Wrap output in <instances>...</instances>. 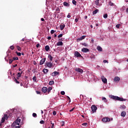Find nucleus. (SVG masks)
<instances>
[{
  "label": "nucleus",
  "instance_id": "nucleus-1",
  "mask_svg": "<svg viewBox=\"0 0 128 128\" xmlns=\"http://www.w3.org/2000/svg\"><path fill=\"white\" fill-rule=\"evenodd\" d=\"M88 78L90 80L92 81L94 80V82H96L98 78H96V76H95L94 75H92V74H90L88 76Z\"/></svg>",
  "mask_w": 128,
  "mask_h": 128
},
{
  "label": "nucleus",
  "instance_id": "nucleus-2",
  "mask_svg": "<svg viewBox=\"0 0 128 128\" xmlns=\"http://www.w3.org/2000/svg\"><path fill=\"white\" fill-rule=\"evenodd\" d=\"M20 118H18L17 120H16L12 124V126H16V124L20 126Z\"/></svg>",
  "mask_w": 128,
  "mask_h": 128
},
{
  "label": "nucleus",
  "instance_id": "nucleus-3",
  "mask_svg": "<svg viewBox=\"0 0 128 128\" xmlns=\"http://www.w3.org/2000/svg\"><path fill=\"white\" fill-rule=\"evenodd\" d=\"M54 66V64L51 62H46L45 63V66H48V68H52Z\"/></svg>",
  "mask_w": 128,
  "mask_h": 128
},
{
  "label": "nucleus",
  "instance_id": "nucleus-4",
  "mask_svg": "<svg viewBox=\"0 0 128 128\" xmlns=\"http://www.w3.org/2000/svg\"><path fill=\"white\" fill-rule=\"evenodd\" d=\"M92 110L93 112H96V110H98V107L96 106V105H92L91 106Z\"/></svg>",
  "mask_w": 128,
  "mask_h": 128
},
{
  "label": "nucleus",
  "instance_id": "nucleus-5",
  "mask_svg": "<svg viewBox=\"0 0 128 128\" xmlns=\"http://www.w3.org/2000/svg\"><path fill=\"white\" fill-rule=\"evenodd\" d=\"M46 58H42L40 62V66H42L46 62Z\"/></svg>",
  "mask_w": 128,
  "mask_h": 128
},
{
  "label": "nucleus",
  "instance_id": "nucleus-6",
  "mask_svg": "<svg viewBox=\"0 0 128 128\" xmlns=\"http://www.w3.org/2000/svg\"><path fill=\"white\" fill-rule=\"evenodd\" d=\"M102 122H110V119L108 117H106L102 119Z\"/></svg>",
  "mask_w": 128,
  "mask_h": 128
},
{
  "label": "nucleus",
  "instance_id": "nucleus-7",
  "mask_svg": "<svg viewBox=\"0 0 128 128\" xmlns=\"http://www.w3.org/2000/svg\"><path fill=\"white\" fill-rule=\"evenodd\" d=\"M75 70L76 72H80V74H82V72H84L82 69L79 68H76Z\"/></svg>",
  "mask_w": 128,
  "mask_h": 128
},
{
  "label": "nucleus",
  "instance_id": "nucleus-8",
  "mask_svg": "<svg viewBox=\"0 0 128 128\" xmlns=\"http://www.w3.org/2000/svg\"><path fill=\"white\" fill-rule=\"evenodd\" d=\"M86 36H83L80 37V38H78L76 40L77 42H80V40H84V38H86Z\"/></svg>",
  "mask_w": 128,
  "mask_h": 128
},
{
  "label": "nucleus",
  "instance_id": "nucleus-9",
  "mask_svg": "<svg viewBox=\"0 0 128 128\" xmlns=\"http://www.w3.org/2000/svg\"><path fill=\"white\" fill-rule=\"evenodd\" d=\"M101 79L102 80V82H103L104 84H106V82H108V80H106V78L104 76H102L101 77Z\"/></svg>",
  "mask_w": 128,
  "mask_h": 128
},
{
  "label": "nucleus",
  "instance_id": "nucleus-10",
  "mask_svg": "<svg viewBox=\"0 0 128 128\" xmlns=\"http://www.w3.org/2000/svg\"><path fill=\"white\" fill-rule=\"evenodd\" d=\"M116 100H119L120 102H126V99H124V98H120L117 96Z\"/></svg>",
  "mask_w": 128,
  "mask_h": 128
},
{
  "label": "nucleus",
  "instance_id": "nucleus-11",
  "mask_svg": "<svg viewBox=\"0 0 128 128\" xmlns=\"http://www.w3.org/2000/svg\"><path fill=\"white\" fill-rule=\"evenodd\" d=\"M74 56H76V58H82V54H80L78 51L75 52Z\"/></svg>",
  "mask_w": 128,
  "mask_h": 128
},
{
  "label": "nucleus",
  "instance_id": "nucleus-12",
  "mask_svg": "<svg viewBox=\"0 0 128 128\" xmlns=\"http://www.w3.org/2000/svg\"><path fill=\"white\" fill-rule=\"evenodd\" d=\"M82 52H90V49L88 48H83L82 49Z\"/></svg>",
  "mask_w": 128,
  "mask_h": 128
},
{
  "label": "nucleus",
  "instance_id": "nucleus-13",
  "mask_svg": "<svg viewBox=\"0 0 128 128\" xmlns=\"http://www.w3.org/2000/svg\"><path fill=\"white\" fill-rule=\"evenodd\" d=\"M60 74V72H58L56 71H55L52 73V76H56Z\"/></svg>",
  "mask_w": 128,
  "mask_h": 128
},
{
  "label": "nucleus",
  "instance_id": "nucleus-14",
  "mask_svg": "<svg viewBox=\"0 0 128 128\" xmlns=\"http://www.w3.org/2000/svg\"><path fill=\"white\" fill-rule=\"evenodd\" d=\"M42 92L46 93V92H48V88L46 87H43L42 88Z\"/></svg>",
  "mask_w": 128,
  "mask_h": 128
},
{
  "label": "nucleus",
  "instance_id": "nucleus-15",
  "mask_svg": "<svg viewBox=\"0 0 128 128\" xmlns=\"http://www.w3.org/2000/svg\"><path fill=\"white\" fill-rule=\"evenodd\" d=\"M120 77L118 76H116L114 80V82H120Z\"/></svg>",
  "mask_w": 128,
  "mask_h": 128
},
{
  "label": "nucleus",
  "instance_id": "nucleus-16",
  "mask_svg": "<svg viewBox=\"0 0 128 128\" xmlns=\"http://www.w3.org/2000/svg\"><path fill=\"white\" fill-rule=\"evenodd\" d=\"M66 26V25L64 24H60V28L61 30H62Z\"/></svg>",
  "mask_w": 128,
  "mask_h": 128
},
{
  "label": "nucleus",
  "instance_id": "nucleus-17",
  "mask_svg": "<svg viewBox=\"0 0 128 128\" xmlns=\"http://www.w3.org/2000/svg\"><path fill=\"white\" fill-rule=\"evenodd\" d=\"M6 122V119L2 117L0 124V126H2V124H3V122Z\"/></svg>",
  "mask_w": 128,
  "mask_h": 128
},
{
  "label": "nucleus",
  "instance_id": "nucleus-18",
  "mask_svg": "<svg viewBox=\"0 0 128 128\" xmlns=\"http://www.w3.org/2000/svg\"><path fill=\"white\" fill-rule=\"evenodd\" d=\"M42 72H44V74H46L47 72H48V69L44 68Z\"/></svg>",
  "mask_w": 128,
  "mask_h": 128
},
{
  "label": "nucleus",
  "instance_id": "nucleus-19",
  "mask_svg": "<svg viewBox=\"0 0 128 128\" xmlns=\"http://www.w3.org/2000/svg\"><path fill=\"white\" fill-rule=\"evenodd\" d=\"M110 98H112V100H116V98H118V96H110Z\"/></svg>",
  "mask_w": 128,
  "mask_h": 128
},
{
  "label": "nucleus",
  "instance_id": "nucleus-20",
  "mask_svg": "<svg viewBox=\"0 0 128 128\" xmlns=\"http://www.w3.org/2000/svg\"><path fill=\"white\" fill-rule=\"evenodd\" d=\"M108 4L110 6H116L112 2V1H109Z\"/></svg>",
  "mask_w": 128,
  "mask_h": 128
},
{
  "label": "nucleus",
  "instance_id": "nucleus-21",
  "mask_svg": "<svg viewBox=\"0 0 128 128\" xmlns=\"http://www.w3.org/2000/svg\"><path fill=\"white\" fill-rule=\"evenodd\" d=\"M64 43L62 42H58L56 43V46H63Z\"/></svg>",
  "mask_w": 128,
  "mask_h": 128
},
{
  "label": "nucleus",
  "instance_id": "nucleus-22",
  "mask_svg": "<svg viewBox=\"0 0 128 128\" xmlns=\"http://www.w3.org/2000/svg\"><path fill=\"white\" fill-rule=\"evenodd\" d=\"M97 50L98 52H102V48L100 46H98L97 47Z\"/></svg>",
  "mask_w": 128,
  "mask_h": 128
},
{
  "label": "nucleus",
  "instance_id": "nucleus-23",
  "mask_svg": "<svg viewBox=\"0 0 128 128\" xmlns=\"http://www.w3.org/2000/svg\"><path fill=\"white\" fill-rule=\"evenodd\" d=\"M63 4L64 6H70V4L66 2H64Z\"/></svg>",
  "mask_w": 128,
  "mask_h": 128
},
{
  "label": "nucleus",
  "instance_id": "nucleus-24",
  "mask_svg": "<svg viewBox=\"0 0 128 128\" xmlns=\"http://www.w3.org/2000/svg\"><path fill=\"white\" fill-rule=\"evenodd\" d=\"M126 112H122L121 113V116H123L124 118V116H126Z\"/></svg>",
  "mask_w": 128,
  "mask_h": 128
},
{
  "label": "nucleus",
  "instance_id": "nucleus-25",
  "mask_svg": "<svg viewBox=\"0 0 128 128\" xmlns=\"http://www.w3.org/2000/svg\"><path fill=\"white\" fill-rule=\"evenodd\" d=\"M33 82H38V79L36 78V76H34L32 78Z\"/></svg>",
  "mask_w": 128,
  "mask_h": 128
},
{
  "label": "nucleus",
  "instance_id": "nucleus-26",
  "mask_svg": "<svg viewBox=\"0 0 128 128\" xmlns=\"http://www.w3.org/2000/svg\"><path fill=\"white\" fill-rule=\"evenodd\" d=\"M45 50H46V52H48V50H50V46H45Z\"/></svg>",
  "mask_w": 128,
  "mask_h": 128
},
{
  "label": "nucleus",
  "instance_id": "nucleus-27",
  "mask_svg": "<svg viewBox=\"0 0 128 128\" xmlns=\"http://www.w3.org/2000/svg\"><path fill=\"white\" fill-rule=\"evenodd\" d=\"M94 3L96 6H98L100 4V0H96Z\"/></svg>",
  "mask_w": 128,
  "mask_h": 128
},
{
  "label": "nucleus",
  "instance_id": "nucleus-28",
  "mask_svg": "<svg viewBox=\"0 0 128 128\" xmlns=\"http://www.w3.org/2000/svg\"><path fill=\"white\" fill-rule=\"evenodd\" d=\"M52 90V87H50V88H48V89H47V92H48V94H50V91Z\"/></svg>",
  "mask_w": 128,
  "mask_h": 128
},
{
  "label": "nucleus",
  "instance_id": "nucleus-29",
  "mask_svg": "<svg viewBox=\"0 0 128 128\" xmlns=\"http://www.w3.org/2000/svg\"><path fill=\"white\" fill-rule=\"evenodd\" d=\"M48 58L50 62H52V58H54L50 54L48 55Z\"/></svg>",
  "mask_w": 128,
  "mask_h": 128
},
{
  "label": "nucleus",
  "instance_id": "nucleus-30",
  "mask_svg": "<svg viewBox=\"0 0 128 128\" xmlns=\"http://www.w3.org/2000/svg\"><path fill=\"white\" fill-rule=\"evenodd\" d=\"M14 82H15L16 84H20V81L18 80H16V78L14 77Z\"/></svg>",
  "mask_w": 128,
  "mask_h": 128
},
{
  "label": "nucleus",
  "instance_id": "nucleus-31",
  "mask_svg": "<svg viewBox=\"0 0 128 128\" xmlns=\"http://www.w3.org/2000/svg\"><path fill=\"white\" fill-rule=\"evenodd\" d=\"M102 100H104V102H108V100H106V98L105 97L102 98Z\"/></svg>",
  "mask_w": 128,
  "mask_h": 128
},
{
  "label": "nucleus",
  "instance_id": "nucleus-32",
  "mask_svg": "<svg viewBox=\"0 0 128 128\" xmlns=\"http://www.w3.org/2000/svg\"><path fill=\"white\" fill-rule=\"evenodd\" d=\"M22 74V72H18V74H16L17 76H18V78H20Z\"/></svg>",
  "mask_w": 128,
  "mask_h": 128
},
{
  "label": "nucleus",
  "instance_id": "nucleus-33",
  "mask_svg": "<svg viewBox=\"0 0 128 128\" xmlns=\"http://www.w3.org/2000/svg\"><path fill=\"white\" fill-rule=\"evenodd\" d=\"M98 10L96 9L92 12V14H98Z\"/></svg>",
  "mask_w": 128,
  "mask_h": 128
},
{
  "label": "nucleus",
  "instance_id": "nucleus-34",
  "mask_svg": "<svg viewBox=\"0 0 128 128\" xmlns=\"http://www.w3.org/2000/svg\"><path fill=\"white\" fill-rule=\"evenodd\" d=\"M16 48L18 50L19 52H20V50H22V48L20 46H16Z\"/></svg>",
  "mask_w": 128,
  "mask_h": 128
},
{
  "label": "nucleus",
  "instance_id": "nucleus-35",
  "mask_svg": "<svg viewBox=\"0 0 128 128\" xmlns=\"http://www.w3.org/2000/svg\"><path fill=\"white\" fill-rule=\"evenodd\" d=\"M56 12H58L57 14H60V8H57L56 9Z\"/></svg>",
  "mask_w": 128,
  "mask_h": 128
},
{
  "label": "nucleus",
  "instance_id": "nucleus-36",
  "mask_svg": "<svg viewBox=\"0 0 128 128\" xmlns=\"http://www.w3.org/2000/svg\"><path fill=\"white\" fill-rule=\"evenodd\" d=\"M13 60H18V58L14 56L12 58Z\"/></svg>",
  "mask_w": 128,
  "mask_h": 128
},
{
  "label": "nucleus",
  "instance_id": "nucleus-37",
  "mask_svg": "<svg viewBox=\"0 0 128 128\" xmlns=\"http://www.w3.org/2000/svg\"><path fill=\"white\" fill-rule=\"evenodd\" d=\"M72 3L73 4H74V6H76V0H72Z\"/></svg>",
  "mask_w": 128,
  "mask_h": 128
},
{
  "label": "nucleus",
  "instance_id": "nucleus-38",
  "mask_svg": "<svg viewBox=\"0 0 128 128\" xmlns=\"http://www.w3.org/2000/svg\"><path fill=\"white\" fill-rule=\"evenodd\" d=\"M54 84V81H50L49 82V84L50 86H52V84Z\"/></svg>",
  "mask_w": 128,
  "mask_h": 128
},
{
  "label": "nucleus",
  "instance_id": "nucleus-39",
  "mask_svg": "<svg viewBox=\"0 0 128 128\" xmlns=\"http://www.w3.org/2000/svg\"><path fill=\"white\" fill-rule=\"evenodd\" d=\"M16 54H17V56H22V54L20 52H16Z\"/></svg>",
  "mask_w": 128,
  "mask_h": 128
},
{
  "label": "nucleus",
  "instance_id": "nucleus-40",
  "mask_svg": "<svg viewBox=\"0 0 128 128\" xmlns=\"http://www.w3.org/2000/svg\"><path fill=\"white\" fill-rule=\"evenodd\" d=\"M3 118H4L5 120H8V116L6 114H4V116Z\"/></svg>",
  "mask_w": 128,
  "mask_h": 128
},
{
  "label": "nucleus",
  "instance_id": "nucleus-41",
  "mask_svg": "<svg viewBox=\"0 0 128 128\" xmlns=\"http://www.w3.org/2000/svg\"><path fill=\"white\" fill-rule=\"evenodd\" d=\"M12 62H14V60L13 59H9V64H10Z\"/></svg>",
  "mask_w": 128,
  "mask_h": 128
},
{
  "label": "nucleus",
  "instance_id": "nucleus-42",
  "mask_svg": "<svg viewBox=\"0 0 128 128\" xmlns=\"http://www.w3.org/2000/svg\"><path fill=\"white\" fill-rule=\"evenodd\" d=\"M82 126H88V123L87 122H84L82 124Z\"/></svg>",
  "mask_w": 128,
  "mask_h": 128
},
{
  "label": "nucleus",
  "instance_id": "nucleus-43",
  "mask_svg": "<svg viewBox=\"0 0 128 128\" xmlns=\"http://www.w3.org/2000/svg\"><path fill=\"white\" fill-rule=\"evenodd\" d=\"M82 46H88V45L86 43L84 42L82 44Z\"/></svg>",
  "mask_w": 128,
  "mask_h": 128
},
{
  "label": "nucleus",
  "instance_id": "nucleus-44",
  "mask_svg": "<svg viewBox=\"0 0 128 128\" xmlns=\"http://www.w3.org/2000/svg\"><path fill=\"white\" fill-rule=\"evenodd\" d=\"M60 94L62 96H64V94H66V92H64V91H62L60 92Z\"/></svg>",
  "mask_w": 128,
  "mask_h": 128
},
{
  "label": "nucleus",
  "instance_id": "nucleus-45",
  "mask_svg": "<svg viewBox=\"0 0 128 128\" xmlns=\"http://www.w3.org/2000/svg\"><path fill=\"white\" fill-rule=\"evenodd\" d=\"M120 107L123 109V110H126V106L124 105H122V106H120Z\"/></svg>",
  "mask_w": 128,
  "mask_h": 128
},
{
  "label": "nucleus",
  "instance_id": "nucleus-46",
  "mask_svg": "<svg viewBox=\"0 0 128 128\" xmlns=\"http://www.w3.org/2000/svg\"><path fill=\"white\" fill-rule=\"evenodd\" d=\"M32 116H34V118H36V116H38L36 115V114L33 113L32 114Z\"/></svg>",
  "mask_w": 128,
  "mask_h": 128
},
{
  "label": "nucleus",
  "instance_id": "nucleus-47",
  "mask_svg": "<svg viewBox=\"0 0 128 128\" xmlns=\"http://www.w3.org/2000/svg\"><path fill=\"white\" fill-rule=\"evenodd\" d=\"M10 48L12 50H14V46H10Z\"/></svg>",
  "mask_w": 128,
  "mask_h": 128
},
{
  "label": "nucleus",
  "instance_id": "nucleus-48",
  "mask_svg": "<svg viewBox=\"0 0 128 128\" xmlns=\"http://www.w3.org/2000/svg\"><path fill=\"white\" fill-rule=\"evenodd\" d=\"M103 17L104 18H108V14H104Z\"/></svg>",
  "mask_w": 128,
  "mask_h": 128
},
{
  "label": "nucleus",
  "instance_id": "nucleus-49",
  "mask_svg": "<svg viewBox=\"0 0 128 128\" xmlns=\"http://www.w3.org/2000/svg\"><path fill=\"white\" fill-rule=\"evenodd\" d=\"M62 36H63L62 34H59V35L58 36V38H62Z\"/></svg>",
  "mask_w": 128,
  "mask_h": 128
},
{
  "label": "nucleus",
  "instance_id": "nucleus-50",
  "mask_svg": "<svg viewBox=\"0 0 128 128\" xmlns=\"http://www.w3.org/2000/svg\"><path fill=\"white\" fill-rule=\"evenodd\" d=\"M55 32H56V31H54V30H52L50 31V34H54Z\"/></svg>",
  "mask_w": 128,
  "mask_h": 128
},
{
  "label": "nucleus",
  "instance_id": "nucleus-51",
  "mask_svg": "<svg viewBox=\"0 0 128 128\" xmlns=\"http://www.w3.org/2000/svg\"><path fill=\"white\" fill-rule=\"evenodd\" d=\"M120 24H118L116 25V28H120Z\"/></svg>",
  "mask_w": 128,
  "mask_h": 128
},
{
  "label": "nucleus",
  "instance_id": "nucleus-52",
  "mask_svg": "<svg viewBox=\"0 0 128 128\" xmlns=\"http://www.w3.org/2000/svg\"><path fill=\"white\" fill-rule=\"evenodd\" d=\"M40 122L41 124H44V121L42 120H40Z\"/></svg>",
  "mask_w": 128,
  "mask_h": 128
},
{
  "label": "nucleus",
  "instance_id": "nucleus-53",
  "mask_svg": "<svg viewBox=\"0 0 128 128\" xmlns=\"http://www.w3.org/2000/svg\"><path fill=\"white\" fill-rule=\"evenodd\" d=\"M50 122H51V124H52L51 128H54V124L52 122V121Z\"/></svg>",
  "mask_w": 128,
  "mask_h": 128
},
{
  "label": "nucleus",
  "instance_id": "nucleus-54",
  "mask_svg": "<svg viewBox=\"0 0 128 128\" xmlns=\"http://www.w3.org/2000/svg\"><path fill=\"white\" fill-rule=\"evenodd\" d=\"M18 66V64H16L15 65L12 66V68H16Z\"/></svg>",
  "mask_w": 128,
  "mask_h": 128
},
{
  "label": "nucleus",
  "instance_id": "nucleus-55",
  "mask_svg": "<svg viewBox=\"0 0 128 128\" xmlns=\"http://www.w3.org/2000/svg\"><path fill=\"white\" fill-rule=\"evenodd\" d=\"M67 98L68 100H69V102H70V96H67Z\"/></svg>",
  "mask_w": 128,
  "mask_h": 128
},
{
  "label": "nucleus",
  "instance_id": "nucleus-56",
  "mask_svg": "<svg viewBox=\"0 0 128 128\" xmlns=\"http://www.w3.org/2000/svg\"><path fill=\"white\" fill-rule=\"evenodd\" d=\"M52 114L54 116H56V112L54 111L53 112H52Z\"/></svg>",
  "mask_w": 128,
  "mask_h": 128
},
{
  "label": "nucleus",
  "instance_id": "nucleus-57",
  "mask_svg": "<svg viewBox=\"0 0 128 128\" xmlns=\"http://www.w3.org/2000/svg\"><path fill=\"white\" fill-rule=\"evenodd\" d=\"M79 18H76L75 19V22H78Z\"/></svg>",
  "mask_w": 128,
  "mask_h": 128
},
{
  "label": "nucleus",
  "instance_id": "nucleus-58",
  "mask_svg": "<svg viewBox=\"0 0 128 128\" xmlns=\"http://www.w3.org/2000/svg\"><path fill=\"white\" fill-rule=\"evenodd\" d=\"M40 44H37L36 45V47L37 48H40Z\"/></svg>",
  "mask_w": 128,
  "mask_h": 128
},
{
  "label": "nucleus",
  "instance_id": "nucleus-59",
  "mask_svg": "<svg viewBox=\"0 0 128 128\" xmlns=\"http://www.w3.org/2000/svg\"><path fill=\"white\" fill-rule=\"evenodd\" d=\"M74 108H72V109L70 110V112H74Z\"/></svg>",
  "mask_w": 128,
  "mask_h": 128
},
{
  "label": "nucleus",
  "instance_id": "nucleus-60",
  "mask_svg": "<svg viewBox=\"0 0 128 128\" xmlns=\"http://www.w3.org/2000/svg\"><path fill=\"white\" fill-rule=\"evenodd\" d=\"M47 39L48 40H52V37H50V36H48L47 38Z\"/></svg>",
  "mask_w": 128,
  "mask_h": 128
},
{
  "label": "nucleus",
  "instance_id": "nucleus-61",
  "mask_svg": "<svg viewBox=\"0 0 128 128\" xmlns=\"http://www.w3.org/2000/svg\"><path fill=\"white\" fill-rule=\"evenodd\" d=\"M91 42H92V44H94V38H92Z\"/></svg>",
  "mask_w": 128,
  "mask_h": 128
},
{
  "label": "nucleus",
  "instance_id": "nucleus-62",
  "mask_svg": "<svg viewBox=\"0 0 128 128\" xmlns=\"http://www.w3.org/2000/svg\"><path fill=\"white\" fill-rule=\"evenodd\" d=\"M70 14H68V15L67 16V18H70Z\"/></svg>",
  "mask_w": 128,
  "mask_h": 128
},
{
  "label": "nucleus",
  "instance_id": "nucleus-63",
  "mask_svg": "<svg viewBox=\"0 0 128 128\" xmlns=\"http://www.w3.org/2000/svg\"><path fill=\"white\" fill-rule=\"evenodd\" d=\"M62 126H64V122H62Z\"/></svg>",
  "mask_w": 128,
  "mask_h": 128
},
{
  "label": "nucleus",
  "instance_id": "nucleus-64",
  "mask_svg": "<svg viewBox=\"0 0 128 128\" xmlns=\"http://www.w3.org/2000/svg\"><path fill=\"white\" fill-rule=\"evenodd\" d=\"M14 128H20V126H16Z\"/></svg>",
  "mask_w": 128,
  "mask_h": 128
}]
</instances>
